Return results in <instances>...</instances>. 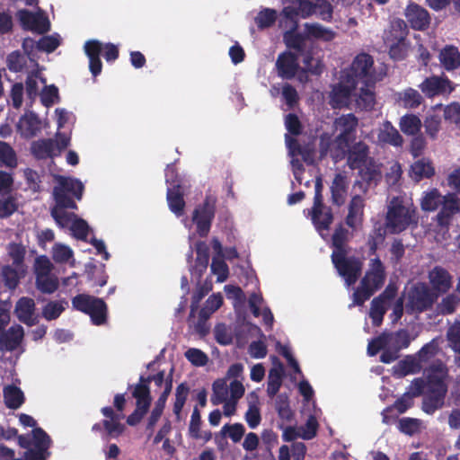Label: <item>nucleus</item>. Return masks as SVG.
<instances>
[{
  "label": "nucleus",
  "mask_w": 460,
  "mask_h": 460,
  "mask_svg": "<svg viewBox=\"0 0 460 460\" xmlns=\"http://www.w3.org/2000/svg\"><path fill=\"white\" fill-rule=\"evenodd\" d=\"M210 268L212 273L217 275V282H224L227 279L229 268L223 259L213 258Z\"/></svg>",
  "instance_id": "64"
},
{
  "label": "nucleus",
  "mask_w": 460,
  "mask_h": 460,
  "mask_svg": "<svg viewBox=\"0 0 460 460\" xmlns=\"http://www.w3.org/2000/svg\"><path fill=\"white\" fill-rule=\"evenodd\" d=\"M420 420L419 419L404 417L398 420V429L400 432L412 436L420 431Z\"/></svg>",
  "instance_id": "55"
},
{
  "label": "nucleus",
  "mask_w": 460,
  "mask_h": 460,
  "mask_svg": "<svg viewBox=\"0 0 460 460\" xmlns=\"http://www.w3.org/2000/svg\"><path fill=\"white\" fill-rule=\"evenodd\" d=\"M411 224H417L416 208L405 206L398 197H394L387 207L385 226L391 234H399Z\"/></svg>",
  "instance_id": "4"
},
{
  "label": "nucleus",
  "mask_w": 460,
  "mask_h": 460,
  "mask_svg": "<svg viewBox=\"0 0 460 460\" xmlns=\"http://www.w3.org/2000/svg\"><path fill=\"white\" fill-rule=\"evenodd\" d=\"M195 250L197 256L195 265L193 266V273L197 274L198 277H201L208 265L209 247L205 242L199 241L195 243Z\"/></svg>",
  "instance_id": "36"
},
{
  "label": "nucleus",
  "mask_w": 460,
  "mask_h": 460,
  "mask_svg": "<svg viewBox=\"0 0 460 460\" xmlns=\"http://www.w3.org/2000/svg\"><path fill=\"white\" fill-rule=\"evenodd\" d=\"M67 305L66 301H50L42 308V317L47 321H53L58 319L65 311L64 305Z\"/></svg>",
  "instance_id": "47"
},
{
  "label": "nucleus",
  "mask_w": 460,
  "mask_h": 460,
  "mask_svg": "<svg viewBox=\"0 0 460 460\" xmlns=\"http://www.w3.org/2000/svg\"><path fill=\"white\" fill-rule=\"evenodd\" d=\"M4 399L8 409L16 410L24 402V394L21 388L15 385H8L4 389Z\"/></svg>",
  "instance_id": "39"
},
{
  "label": "nucleus",
  "mask_w": 460,
  "mask_h": 460,
  "mask_svg": "<svg viewBox=\"0 0 460 460\" xmlns=\"http://www.w3.org/2000/svg\"><path fill=\"white\" fill-rule=\"evenodd\" d=\"M277 19V12L273 9L266 8L257 14L255 17V23L258 28L262 30L271 27Z\"/></svg>",
  "instance_id": "58"
},
{
  "label": "nucleus",
  "mask_w": 460,
  "mask_h": 460,
  "mask_svg": "<svg viewBox=\"0 0 460 460\" xmlns=\"http://www.w3.org/2000/svg\"><path fill=\"white\" fill-rule=\"evenodd\" d=\"M305 31L308 38L321 40L323 41H332L335 38V32L323 27L319 23H305Z\"/></svg>",
  "instance_id": "40"
},
{
  "label": "nucleus",
  "mask_w": 460,
  "mask_h": 460,
  "mask_svg": "<svg viewBox=\"0 0 460 460\" xmlns=\"http://www.w3.org/2000/svg\"><path fill=\"white\" fill-rule=\"evenodd\" d=\"M36 287L44 294H52L58 288V280L49 274H38Z\"/></svg>",
  "instance_id": "48"
},
{
  "label": "nucleus",
  "mask_w": 460,
  "mask_h": 460,
  "mask_svg": "<svg viewBox=\"0 0 460 460\" xmlns=\"http://www.w3.org/2000/svg\"><path fill=\"white\" fill-rule=\"evenodd\" d=\"M217 198L207 194L202 204L193 211L192 220L197 227V234L200 237H206L211 228L212 221L216 214Z\"/></svg>",
  "instance_id": "12"
},
{
  "label": "nucleus",
  "mask_w": 460,
  "mask_h": 460,
  "mask_svg": "<svg viewBox=\"0 0 460 460\" xmlns=\"http://www.w3.org/2000/svg\"><path fill=\"white\" fill-rule=\"evenodd\" d=\"M447 369L442 364L432 366L426 379L427 394L446 398L447 394Z\"/></svg>",
  "instance_id": "18"
},
{
  "label": "nucleus",
  "mask_w": 460,
  "mask_h": 460,
  "mask_svg": "<svg viewBox=\"0 0 460 460\" xmlns=\"http://www.w3.org/2000/svg\"><path fill=\"white\" fill-rule=\"evenodd\" d=\"M15 168L17 155L13 148L6 142L0 141V167Z\"/></svg>",
  "instance_id": "44"
},
{
  "label": "nucleus",
  "mask_w": 460,
  "mask_h": 460,
  "mask_svg": "<svg viewBox=\"0 0 460 460\" xmlns=\"http://www.w3.org/2000/svg\"><path fill=\"white\" fill-rule=\"evenodd\" d=\"M133 388L132 396L136 399V409L127 418V423L129 426H137L148 412L152 402L150 386L147 383L141 381L139 376L138 383L135 385H128Z\"/></svg>",
  "instance_id": "9"
},
{
  "label": "nucleus",
  "mask_w": 460,
  "mask_h": 460,
  "mask_svg": "<svg viewBox=\"0 0 460 460\" xmlns=\"http://www.w3.org/2000/svg\"><path fill=\"white\" fill-rule=\"evenodd\" d=\"M460 303V298L456 294H449L442 298L438 304L437 309L440 314L447 315L456 311V306Z\"/></svg>",
  "instance_id": "52"
},
{
  "label": "nucleus",
  "mask_w": 460,
  "mask_h": 460,
  "mask_svg": "<svg viewBox=\"0 0 460 460\" xmlns=\"http://www.w3.org/2000/svg\"><path fill=\"white\" fill-rule=\"evenodd\" d=\"M32 155L38 160H45L57 156L55 141L51 138H42L33 141L31 146Z\"/></svg>",
  "instance_id": "33"
},
{
  "label": "nucleus",
  "mask_w": 460,
  "mask_h": 460,
  "mask_svg": "<svg viewBox=\"0 0 460 460\" xmlns=\"http://www.w3.org/2000/svg\"><path fill=\"white\" fill-rule=\"evenodd\" d=\"M29 57L18 50L11 52L6 58L7 67L10 71L22 72L27 66Z\"/></svg>",
  "instance_id": "45"
},
{
  "label": "nucleus",
  "mask_w": 460,
  "mask_h": 460,
  "mask_svg": "<svg viewBox=\"0 0 460 460\" xmlns=\"http://www.w3.org/2000/svg\"><path fill=\"white\" fill-rule=\"evenodd\" d=\"M24 336V330L22 325L14 324L8 330L0 332V349L13 351L22 343Z\"/></svg>",
  "instance_id": "25"
},
{
  "label": "nucleus",
  "mask_w": 460,
  "mask_h": 460,
  "mask_svg": "<svg viewBox=\"0 0 460 460\" xmlns=\"http://www.w3.org/2000/svg\"><path fill=\"white\" fill-rule=\"evenodd\" d=\"M354 82L341 75L340 83L333 87L331 93V104L333 108H341L348 104L352 92L356 89Z\"/></svg>",
  "instance_id": "22"
},
{
  "label": "nucleus",
  "mask_w": 460,
  "mask_h": 460,
  "mask_svg": "<svg viewBox=\"0 0 460 460\" xmlns=\"http://www.w3.org/2000/svg\"><path fill=\"white\" fill-rule=\"evenodd\" d=\"M120 418L114 420H103V438L108 439L109 438H117L121 435L124 431V425L120 423Z\"/></svg>",
  "instance_id": "56"
},
{
  "label": "nucleus",
  "mask_w": 460,
  "mask_h": 460,
  "mask_svg": "<svg viewBox=\"0 0 460 460\" xmlns=\"http://www.w3.org/2000/svg\"><path fill=\"white\" fill-rule=\"evenodd\" d=\"M57 185L53 189L55 207L51 209V217L61 228L69 227L76 217L75 213L66 209H77L75 199L81 200L84 190L81 181L72 177L57 176Z\"/></svg>",
  "instance_id": "2"
},
{
  "label": "nucleus",
  "mask_w": 460,
  "mask_h": 460,
  "mask_svg": "<svg viewBox=\"0 0 460 460\" xmlns=\"http://www.w3.org/2000/svg\"><path fill=\"white\" fill-rule=\"evenodd\" d=\"M228 388L223 379H217L213 383V395L211 402L214 405L225 402L227 400Z\"/></svg>",
  "instance_id": "59"
},
{
  "label": "nucleus",
  "mask_w": 460,
  "mask_h": 460,
  "mask_svg": "<svg viewBox=\"0 0 460 460\" xmlns=\"http://www.w3.org/2000/svg\"><path fill=\"white\" fill-rule=\"evenodd\" d=\"M444 403L445 398L426 394L422 399L421 410L427 414L431 415L438 409H441Z\"/></svg>",
  "instance_id": "54"
},
{
  "label": "nucleus",
  "mask_w": 460,
  "mask_h": 460,
  "mask_svg": "<svg viewBox=\"0 0 460 460\" xmlns=\"http://www.w3.org/2000/svg\"><path fill=\"white\" fill-rule=\"evenodd\" d=\"M406 299V312L410 314H420L432 308L438 300V294L427 283L420 281L409 288Z\"/></svg>",
  "instance_id": "7"
},
{
  "label": "nucleus",
  "mask_w": 460,
  "mask_h": 460,
  "mask_svg": "<svg viewBox=\"0 0 460 460\" xmlns=\"http://www.w3.org/2000/svg\"><path fill=\"white\" fill-rule=\"evenodd\" d=\"M434 174L435 168L429 159H419L411 165L410 175L416 182L423 179H430Z\"/></svg>",
  "instance_id": "34"
},
{
  "label": "nucleus",
  "mask_w": 460,
  "mask_h": 460,
  "mask_svg": "<svg viewBox=\"0 0 460 460\" xmlns=\"http://www.w3.org/2000/svg\"><path fill=\"white\" fill-rule=\"evenodd\" d=\"M316 13L315 4L309 0H299L297 10L295 12L293 9L288 11V8L284 9V13L287 17L292 18V14H300L301 17L306 18L311 14Z\"/></svg>",
  "instance_id": "57"
},
{
  "label": "nucleus",
  "mask_w": 460,
  "mask_h": 460,
  "mask_svg": "<svg viewBox=\"0 0 460 460\" xmlns=\"http://www.w3.org/2000/svg\"><path fill=\"white\" fill-rule=\"evenodd\" d=\"M439 350V343L438 339H432L426 343L417 353L419 363H426L433 358Z\"/></svg>",
  "instance_id": "51"
},
{
  "label": "nucleus",
  "mask_w": 460,
  "mask_h": 460,
  "mask_svg": "<svg viewBox=\"0 0 460 460\" xmlns=\"http://www.w3.org/2000/svg\"><path fill=\"white\" fill-rule=\"evenodd\" d=\"M3 280L4 286L11 290L17 288L20 282V276L18 271L12 266H4L2 270Z\"/></svg>",
  "instance_id": "63"
},
{
  "label": "nucleus",
  "mask_w": 460,
  "mask_h": 460,
  "mask_svg": "<svg viewBox=\"0 0 460 460\" xmlns=\"http://www.w3.org/2000/svg\"><path fill=\"white\" fill-rule=\"evenodd\" d=\"M443 196L440 191L434 188L430 191L426 192L421 199L420 207L424 211H435L443 203Z\"/></svg>",
  "instance_id": "42"
},
{
  "label": "nucleus",
  "mask_w": 460,
  "mask_h": 460,
  "mask_svg": "<svg viewBox=\"0 0 460 460\" xmlns=\"http://www.w3.org/2000/svg\"><path fill=\"white\" fill-rule=\"evenodd\" d=\"M375 293V290L368 288L367 285L360 283L352 295L353 304L349 306L351 307L353 305H363L364 303L368 300Z\"/></svg>",
  "instance_id": "61"
},
{
  "label": "nucleus",
  "mask_w": 460,
  "mask_h": 460,
  "mask_svg": "<svg viewBox=\"0 0 460 460\" xmlns=\"http://www.w3.org/2000/svg\"><path fill=\"white\" fill-rule=\"evenodd\" d=\"M399 126L405 135L415 136L421 128V120L415 114H406L400 119Z\"/></svg>",
  "instance_id": "41"
},
{
  "label": "nucleus",
  "mask_w": 460,
  "mask_h": 460,
  "mask_svg": "<svg viewBox=\"0 0 460 460\" xmlns=\"http://www.w3.org/2000/svg\"><path fill=\"white\" fill-rule=\"evenodd\" d=\"M408 32V26L403 20L399 18L394 19L384 31V42L386 45L405 41Z\"/></svg>",
  "instance_id": "28"
},
{
  "label": "nucleus",
  "mask_w": 460,
  "mask_h": 460,
  "mask_svg": "<svg viewBox=\"0 0 460 460\" xmlns=\"http://www.w3.org/2000/svg\"><path fill=\"white\" fill-rule=\"evenodd\" d=\"M348 252L332 253L331 259L339 275L344 279L348 287L354 285L362 272V262L355 256H347Z\"/></svg>",
  "instance_id": "10"
},
{
  "label": "nucleus",
  "mask_w": 460,
  "mask_h": 460,
  "mask_svg": "<svg viewBox=\"0 0 460 460\" xmlns=\"http://www.w3.org/2000/svg\"><path fill=\"white\" fill-rule=\"evenodd\" d=\"M333 125L339 133L333 139L332 147L346 146L348 143L355 141L358 119L353 113L336 118Z\"/></svg>",
  "instance_id": "14"
},
{
  "label": "nucleus",
  "mask_w": 460,
  "mask_h": 460,
  "mask_svg": "<svg viewBox=\"0 0 460 460\" xmlns=\"http://www.w3.org/2000/svg\"><path fill=\"white\" fill-rule=\"evenodd\" d=\"M84 52L89 58V69L93 76L101 74L102 64L100 55L102 52V44L97 40H87L84 44Z\"/></svg>",
  "instance_id": "30"
},
{
  "label": "nucleus",
  "mask_w": 460,
  "mask_h": 460,
  "mask_svg": "<svg viewBox=\"0 0 460 460\" xmlns=\"http://www.w3.org/2000/svg\"><path fill=\"white\" fill-rule=\"evenodd\" d=\"M69 229L74 237L78 240L86 241L89 234V226L85 220L75 217Z\"/></svg>",
  "instance_id": "62"
},
{
  "label": "nucleus",
  "mask_w": 460,
  "mask_h": 460,
  "mask_svg": "<svg viewBox=\"0 0 460 460\" xmlns=\"http://www.w3.org/2000/svg\"><path fill=\"white\" fill-rule=\"evenodd\" d=\"M410 344L411 338L406 329H400L394 332L385 331L368 342L367 354L373 357L383 350L380 355V361L390 364L398 359L400 351L408 348Z\"/></svg>",
  "instance_id": "3"
},
{
  "label": "nucleus",
  "mask_w": 460,
  "mask_h": 460,
  "mask_svg": "<svg viewBox=\"0 0 460 460\" xmlns=\"http://www.w3.org/2000/svg\"><path fill=\"white\" fill-rule=\"evenodd\" d=\"M380 142L389 144L394 146H401L403 143L402 137L393 124L386 120L383 123V127L378 134Z\"/></svg>",
  "instance_id": "38"
},
{
  "label": "nucleus",
  "mask_w": 460,
  "mask_h": 460,
  "mask_svg": "<svg viewBox=\"0 0 460 460\" xmlns=\"http://www.w3.org/2000/svg\"><path fill=\"white\" fill-rule=\"evenodd\" d=\"M58 100V88L55 84L44 86L40 93V101L45 107H51Z\"/></svg>",
  "instance_id": "60"
},
{
  "label": "nucleus",
  "mask_w": 460,
  "mask_h": 460,
  "mask_svg": "<svg viewBox=\"0 0 460 460\" xmlns=\"http://www.w3.org/2000/svg\"><path fill=\"white\" fill-rule=\"evenodd\" d=\"M17 18L25 31L44 34L50 30L49 18L42 13H32L27 9L18 11Z\"/></svg>",
  "instance_id": "16"
},
{
  "label": "nucleus",
  "mask_w": 460,
  "mask_h": 460,
  "mask_svg": "<svg viewBox=\"0 0 460 460\" xmlns=\"http://www.w3.org/2000/svg\"><path fill=\"white\" fill-rule=\"evenodd\" d=\"M385 279V267L380 258L376 256V258L370 259L368 269L360 280L361 284L367 285L376 292L384 286Z\"/></svg>",
  "instance_id": "19"
},
{
  "label": "nucleus",
  "mask_w": 460,
  "mask_h": 460,
  "mask_svg": "<svg viewBox=\"0 0 460 460\" xmlns=\"http://www.w3.org/2000/svg\"><path fill=\"white\" fill-rule=\"evenodd\" d=\"M365 199L360 195H355L351 198L348 214L345 217L346 225L351 229H357L364 221Z\"/></svg>",
  "instance_id": "26"
},
{
  "label": "nucleus",
  "mask_w": 460,
  "mask_h": 460,
  "mask_svg": "<svg viewBox=\"0 0 460 460\" xmlns=\"http://www.w3.org/2000/svg\"><path fill=\"white\" fill-rule=\"evenodd\" d=\"M405 17L411 27L417 31L426 30L430 23V16L428 11L416 4H411L407 6Z\"/></svg>",
  "instance_id": "24"
},
{
  "label": "nucleus",
  "mask_w": 460,
  "mask_h": 460,
  "mask_svg": "<svg viewBox=\"0 0 460 460\" xmlns=\"http://www.w3.org/2000/svg\"><path fill=\"white\" fill-rule=\"evenodd\" d=\"M418 87L428 99L446 97L455 91L454 83L444 73L427 76Z\"/></svg>",
  "instance_id": "13"
},
{
  "label": "nucleus",
  "mask_w": 460,
  "mask_h": 460,
  "mask_svg": "<svg viewBox=\"0 0 460 460\" xmlns=\"http://www.w3.org/2000/svg\"><path fill=\"white\" fill-rule=\"evenodd\" d=\"M323 182L321 175L315 178L314 197L312 208L309 210L312 223L316 231L323 235V231H328L333 222V213L330 207L323 203Z\"/></svg>",
  "instance_id": "6"
},
{
  "label": "nucleus",
  "mask_w": 460,
  "mask_h": 460,
  "mask_svg": "<svg viewBox=\"0 0 460 460\" xmlns=\"http://www.w3.org/2000/svg\"><path fill=\"white\" fill-rule=\"evenodd\" d=\"M460 212V198L454 192H448L443 196L441 208L433 221L440 228H448L454 215Z\"/></svg>",
  "instance_id": "17"
},
{
  "label": "nucleus",
  "mask_w": 460,
  "mask_h": 460,
  "mask_svg": "<svg viewBox=\"0 0 460 460\" xmlns=\"http://www.w3.org/2000/svg\"><path fill=\"white\" fill-rule=\"evenodd\" d=\"M374 59L372 56L367 53L357 55L349 67L342 73L345 78L352 81L357 85L359 81L365 83L366 86L374 84L373 80Z\"/></svg>",
  "instance_id": "11"
},
{
  "label": "nucleus",
  "mask_w": 460,
  "mask_h": 460,
  "mask_svg": "<svg viewBox=\"0 0 460 460\" xmlns=\"http://www.w3.org/2000/svg\"><path fill=\"white\" fill-rule=\"evenodd\" d=\"M447 339L452 349L457 354L455 357L456 365L460 367V323L451 326L447 332Z\"/></svg>",
  "instance_id": "49"
},
{
  "label": "nucleus",
  "mask_w": 460,
  "mask_h": 460,
  "mask_svg": "<svg viewBox=\"0 0 460 460\" xmlns=\"http://www.w3.org/2000/svg\"><path fill=\"white\" fill-rule=\"evenodd\" d=\"M277 73L282 79H293L298 69L297 57L290 51H285L278 56L276 61Z\"/></svg>",
  "instance_id": "21"
},
{
  "label": "nucleus",
  "mask_w": 460,
  "mask_h": 460,
  "mask_svg": "<svg viewBox=\"0 0 460 460\" xmlns=\"http://www.w3.org/2000/svg\"><path fill=\"white\" fill-rule=\"evenodd\" d=\"M428 278L431 286L430 289L436 292L438 296L447 293L452 288L453 277L447 270L441 266H435L430 270Z\"/></svg>",
  "instance_id": "20"
},
{
  "label": "nucleus",
  "mask_w": 460,
  "mask_h": 460,
  "mask_svg": "<svg viewBox=\"0 0 460 460\" xmlns=\"http://www.w3.org/2000/svg\"><path fill=\"white\" fill-rule=\"evenodd\" d=\"M330 151L332 159L335 162H341L346 158V164L350 170H358L360 178L371 184L377 181L381 176L378 164L370 155L369 146L363 140L348 143L346 146L332 147L330 150V142L321 140L319 152L320 156L325 157Z\"/></svg>",
  "instance_id": "1"
},
{
  "label": "nucleus",
  "mask_w": 460,
  "mask_h": 460,
  "mask_svg": "<svg viewBox=\"0 0 460 460\" xmlns=\"http://www.w3.org/2000/svg\"><path fill=\"white\" fill-rule=\"evenodd\" d=\"M330 190L332 203L337 207H341L345 203L348 194V177L341 172L336 173L332 180Z\"/></svg>",
  "instance_id": "29"
},
{
  "label": "nucleus",
  "mask_w": 460,
  "mask_h": 460,
  "mask_svg": "<svg viewBox=\"0 0 460 460\" xmlns=\"http://www.w3.org/2000/svg\"><path fill=\"white\" fill-rule=\"evenodd\" d=\"M441 66L447 72L460 67V51L453 45L445 46L438 54Z\"/></svg>",
  "instance_id": "32"
},
{
  "label": "nucleus",
  "mask_w": 460,
  "mask_h": 460,
  "mask_svg": "<svg viewBox=\"0 0 460 460\" xmlns=\"http://www.w3.org/2000/svg\"><path fill=\"white\" fill-rule=\"evenodd\" d=\"M166 200L170 210L176 217H181L184 214L186 203L184 200V189L182 185L168 187Z\"/></svg>",
  "instance_id": "31"
},
{
  "label": "nucleus",
  "mask_w": 460,
  "mask_h": 460,
  "mask_svg": "<svg viewBox=\"0 0 460 460\" xmlns=\"http://www.w3.org/2000/svg\"><path fill=\"white\" fill-rule=\"evenodd\" d=\"M18 444L26 449L22 460H48L51 455L52 440L41 428L32 429L31 438L29 435L19 436Z\"/></svg>",
  "instance_id": "5"
},
{
  "label": "nucleus",
  "mask_w": 460,
  "mask_h": 460,
  "mask_svg": "<svg viewBox=\"0 0 460 460\" xmlns=\"http://www.w3.org/2000/svg\"><path fill=\"white\" fill-rule=\"evenodd\" d=\"M356 102L358 107L363 111L373 110L376 104L375 93L367 87H361Z\"/></svg>",
  "instance_id": "50"
},
{
  "label": "nucleus",
  "mask_w": 460,
  "mask_h": 460,
  "mask_svg": "<svg viewBox=\"0 0 460 460\" xmlns=\"http://www.w3.org/2000/svg\"><path fill=\"white\" fill-rule=\"evenodd\" d=\"M349 232L340 223L334 229L332 236V253L340 254L348 252V244Z\"/></svg>",
  "instance_id": "37"
},
{
  "label": "nucleus",
  "mask_w": 460,
  "mask_h": 460,
  "mask_svg": "<svg viewBox=\"0 0 460 460\" xmlns=\"http://www.w3.org/2000/svg\"><path fill=\"white\" fill-rule=\"evenodd\" d=\"M212 314L208 313V310L201 308L199 312V318L196 323H194V318H191V322H188L190 325L193 324L195 332L199 334L201 337H205L209 332V325L208 323V320L209 319Z\"/></svg>",
  "instance_id": "53"
},
{
  "label": "nucleus",
  "mask_w": 460,
  "mask_h": 460,
  "mask_svg": "<svg viewBox=\"0 0 460 460\" xmlns=\"http://www.w3.org/2000/svg\"><path fill=\"white\" fill-rule=\"evenodd\" d=\"M189 393L190 387L186 383H181L176 388L172 411L178 420L181 418V413L188 398Z\"/></svg>",
  "instance_id": "46"
},
{
  "label": "nucleus",
  "mask_w": 460,
  "mask_h": 460,
  "mask_svg": "<svg viewBox=\"0 0 460 460\" xmlns=\"http://www.w3.org/2000/svg\"><path fill=\"white\" fill-rule=\"evenodd\" d=\"M274 358L278 361V365L270 370L267 383V394L270 398L276 396L279 391L284 376L283 364L277 357H274Z\"/></svg>",
  "instance_id": "35"
},
{
  "label": "nucleus",
  "mask_w": 460,
  "mask_h": 460,
  "mask_svg": "<svg viewBox=\"0 0 460 460\" xmlns=\"http://www.w3.org/2000/svg\"><path fill=\"white\" fill-rule=\"evenodd\" d=\"M74 309L88 314L94 325H102L107 322L108 306L103 299L87 295L79 294L72 298Z\"/></svg>",
  "instance_id": "8"
},
{
  "label": "nucleus",
  "mask_w": 460,
  "mask_h": 460,
  "mask_svg": "<svg viewBox=\"0 0 460 460\" xmlns=\"http://www.w3.org/2000/svg\"><path fill=\"white\" fill-rule=\"evenodd\" d=\"M397 287L394 283H389L385 290L376 296L370 305L369 317L375 327H379L386 313L387 305L396 296Z\"/></svg>",
  "instance_id": "15"
},
{
  "label": "nucleus",
  "mask_w": 460,
  "mask_h": 460,
  "mask_svg": "<svg viewBox=\"0 0 460 460\" xmlns=\"http://www.w3.org/2000/svg\"><path fill=\"white\" fill-rule=\"evenodd\" d=\"M35 306L32 298L22 296L16 302L14 314L21 323L27 326H33L38 323L37 316H35Z\"/></svg>",
  "instance_id": "23"
},
{
  "label": "nucleus",
  "mask_w": 460,
  "mask_h": 460,
  "mask_svg": "<svg viewBox=\"0 0 460 460\" xmlns=\"http://www.w3.org/2000/svg\"><path fill=\"white\" fill-rule=\"evenodd\" d=\"M399 100L406 109H416L423 102V97L419 91L409 87L400 93Z\"/></svg>",
  "instance_id": "43"
},
{
  "label": "nucleus",
  "mask_w": 460,
  "mask_h": 460,
  "mask_svg": "<svg viewBox=\"0 0 460 460\" xmlns=\"http://www.w3.org/2000/svg\"><path fill=\"white\" fill-rule=\"evenodd\" d=\"M413 403V397L409 394V392H405L394 404L386 407L383 411V422L387 425L392 424L398 417L397 415L392 414L394 411H396L398 414H402L411 409Z\"/></svg>",
  "instance_id": "27"
}]
</instances>
